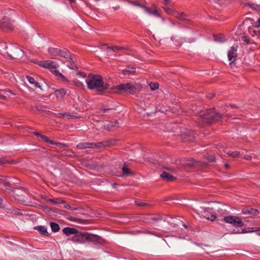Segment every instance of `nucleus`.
<instances>
[{
  "label": "nucleus",
  "instance_id": "nucleus-12",
  "mask_svg": "<svg viewBox=\"0 0 260 260\" xmlns=\"http://www.w3.org/2000/svg\"><path fill=\"white\" fill-rule=\"evenodd\" d=\"M181 138L184 142H192L195 139L194 132L191 130L186 129L181 134Z\"/></svg>",
  "mask_w": 260,
  "mask_h": 260
},
{
  "label": "nucleus",
  "instance_id": "nucleus-43",
  "mask_svg": "<svg viewBox=\"0 0 260 260\" xmlns=\"http://www.w3.org/2000/svg\"><path fill=\"white\" fill-rule=\"evenodd\" d=\"M249 32L252 36H254V35L258 36L260 34V31H256L255 30H250Z\"/></svg>",
  "mask_w": 260,
  "mask_h": 260
},
{
  "label": "nucleus",
  "instance_id": "nucleus-55",
  "mask_svg": "<svg viewBox=\"0 0 260 260\" xmlns=\"http://www.w3.org/2000/svg\"><path fill=\"white\" fill-rule=\"evenodd\" d=\"M111 127L110 126V124H108L107 125H105L104 126L105 129H107V130H110V128Z\"/></svg>",
  "mask_w": 260,
  "mask_h": 260
},
{
  "label": "nucleus",
  "instance_id": "nucleus-21",
  "mask_svg": "<svg viewBox=\"0 0 260 260\" xmlns=\"http://www.w3.org/2000/svg\"><path fill=\"white\" fill-rule=\"evenodd\" d=\"M67 93V90L64 88L56 89L54 94L57 99H62Z\"/></svg>",
  "mask_w": 260,
  "mask_h": 260
},
{
  "label": "nucleus",
  "instance_id": "nucleus-9",
  "mask_svg": "<svg viewBox=\"0 0 260 260\" xmlns=\"http://www.w3.org/2000/svg\"><path fill=\"white\" fill-rule=\"evenodd\" d=\"M241 213L247 215L248 217H253L258 215L259 212L257 209L253 208L250 206H247L242 208Z\"/></svg>",
  "mask_w": 260,
  "mask_h": 260
},
{
  "label": "nucleus",
  "instance_id": "nucleus-46",
  "mask_svg": "<svg viewBox=\"0 0 260 260\" xmlns=\"http://www.w3.org/2000/svg\"><path fill=\"white\" fill-rule=\"evenodd\" d=\"M77 74L78 75L80 76L81 77H82L83 78H85L86 77V74L84 72H80V71H78L77 73Z\"/></svg>",
  "mask_w": 260,
  "mask_h": 260
},
{
  "label": "nucleus",
  "instance_id": "nucleus-11",
  "mask_svg": "<svg viewBox=\"0 0 260 260\" xmlns=\"http://www.w3.org/2000/svg\"><path fill=\"white\" fill-rule=\"evenodd\" d=\"M0 28L4 30H13V26L7 17L4 16L2 20H0Z\"/></svg>",
  "mask_w": 260,
  "mask_h": 260
},
{
  "label": "nucleus",
  "instance_id": "nucleus-44",
  "mask_svg": "<svg viewBox=\"0 0 260 260\" xmlns=\"http://www.w3.org/2000/svg\"><path fill=\"white\" fill-rule=\"evenodd\" d=\"M215 96V93H208L206 95V97L207 99H209L210 100L213 99Z\"/></svg>",
  "mask_w": 260,
  "mask_h": 260
},
{
  "label": "nucleus",
  "instance_id": "nucleus-8",
  "mask_svg": "<svg viewBox=\"0 0 260 260\" xmlns=\"http://www.w3.org/2000/svg\"><path fill=\"white\" fill-rule=\"evenodd\" d=\"M201 216L206 219L210 221H214L216 219L217 215L214 212L212 208H206L201 211Z\"/></svg>",
  "mask_w": 260,
  "mask_h": 260
},
{
  "label": "nucleus",
  "instance_id": "nucleus-7",
  "mask_svg": "<svg viewBox=\"0 0 260 260\" xmlns=\"http://www.w3.org/2000/svg\"><path fill=\"white\" fill-rule=\"evenodd\" d=\"M8 56L12 58L20 59L24 55V51L16 46H12L7 52Z\"/></svg>",
  "mask_w": 260,
  "mask_h": 260
},
{
  "label": "nucleus",
  "instance_id": "nucleus-19",
  "mask_svg": "<svg viewBox=\"0 0 260 260\" xmlns=\"http://www.w3.org/2000/svg\"><path fill=\"white\" fill-rule=\"evenodd\" d=\"M59 56L64 58L67 60L71 59V55L70 52L67 49H60Z\"/></svg>",
  "mask_w": 260,
  "mask_h": 260
},
{
  "label": "nucleus",
  "instance_id": "nucleus-48",
  "mask_svg": "<svg viewBox=\"0 0 260 260\" xmlns=\"http://www.w3.org/2000/svg\"><path fill=\"white\" fill-rule=\"evenodd\" d=\"M247 233H251V231H250V230L247 231L246 229H242L241 230V231L240 232V233H242V234Z\"/></svg>",
  "mask_w": 260,
  "mask_h": 260
},
{
  "label": "nucleus",
  "instance_id": "nucleus-31",
  "mask_svg": "<svg viewBox=\"0 0 260 260\" xmlns=\"http://www.w3.org/2000/svg\"><path fill=\"white\" fill-rule=\"evenodd\" d=\"M67 61H69L70 62V64L68 65L69 67L72 70H77L78 69V66L73 61V58L71 57V59H68Z\"/></svg>",
  "mask_w": 260,
  "mask_h": 260
},
{
  "label": "nucleus",
  "instance_id": "nucleus-52",
  "mask_svg": "<svg viewBox=\"0 0 260 260\" xmlns=\"http://www.w3.org/2000/svg\"><path fill=\"white\" fill-rule=\"evenodd\" d=\"M79 219H78L76 217H71L70 218V220L71 221H78Z\"/></svg>",
  "mask_w": 260,
  "mask_h": 260
},
{
  "label": "nucleus",
  "instance_id": "nucleus-45",
  "mask_svg": "<svg viewBox=\"0 0 260 260\" xmlns=\"http://www.w3.org/2000/svg\"><path fill=\"white\" fill-rule=\"evenodd\" d=\"M253 26L257 27H260V18H258L256 22H254Z\"/></svg>",
  "mask_w": 260,
  "mask_h": 260
},
{
  "label": "nucleus",
  "instance_id": "nucleus-57",
  "mask_svg": "<svg viewBox=\"0 0 260 260\" xmlns=\"http://www.w3.org/2000/svg\"><path fill=\"white\" fill-rule=\"evenodd\" d=\"M195 160L193 159V158H190V163L189 164V165H193L195 163Z\"/></svg>",
  "mask_w": 260,
  "mask_h": 260
},
{
  "label": "nucleus",
  "instance_id": "nucleus-17",
  "mask_svg": "<svg viewBox=\"0 0 260 260\" xmlns=\"http://www.w3.org/2000/svg\"><path fill=\"white\" fill-rule=\"evenodd\" d=\"M160 177L165 180L167 181H173L176 179V177L168 172L164 171L161 174Z\"/></svg>",
  "mask_w": 260,
  "mask_h": 260
},
{
  "label": "nucleus",
  "instance_id": "nucleus-56",
  "mask_svg": "<svg viewBox=\"0 0 260 260\" xmlns=\"http://www.w3.org/2000/svg\"><path fill=\"white\" fill-rule=\"evenodd\" d=\"M111 127L110 126V124H108L107 125H105L104 126L105 129H107V130H110V128Z\"/></svg>",
  "mask_w": 260,
  "mask_h": 260
},
{
  "label": "nucleus",
  "instance_id": "nucleus-64",
  "mask_svg": "<svg viewBox=\"0 0 260 260\" xmlns=\"http://www.w3.org/2000/svg\"><path fill=\"white\" fill-rule=\"evenodd\" d=\"M5 92H9V93H12V90H11L10 89L6 90H5Z\"/></svg>",
  "mask_w": 260,
  "mask_h": 260
},
{
  "label": "nucleus",
  "instance_id": "nucleus-28",
  "mask_svg": "<svg viewBox=\"0 0 260 260\" xmlns=\"http://www.w3.org/2000/svg\"><path fill=\"white\" fill-rule=\"evenodd\" d=\"M177 13L178 14V16H176L177 19L182 21H189V19L187 18V16L185 13L182 12L180 14H179L178 12Z\"/></svg>",
  "mask_w": 260,
  "mask_h": 260
},
{
  "label": "nucleus",
  "instance_id": "nucleus-32",
  "mask_svg": "<svg viewBox=\"0 0 260 260\" xmlns=\"http://www.w3.org/2000/svg\"><path fill=\"white\" fill-rule=\"evenodd\" d=\"M59 115H61L62 117H67L68 119H71L73 117H76V116L73 115V113H71L70 112H65V113H59Z\"/></svg>",
  "mask_w": 260,
  "mask_h": 260
},
{
  "label": "nucleus",
  "instance_id": "nucleus-41",
  "mask_svg": "<svg viewBox=\"0 0 260 260\" xmlns=\"http://www.w3.org/2000/svg\"><path fill=\"white\" fill-rule=\"evenodd\" d=\"M163 8L165 12L167 13L168 14H172L174 12V11L170 8L164 7Z\"/></svg>",
  "mask_w": 260,
  "mask_h": 260
},
{
  "label": "nucleus",
  "instance_id": "nucleus-20",
  "mask_svg": "<svg viewBox=\"0 0 260 260\" xmlns=\"http://www.w3.org/2000/svg\"><path fill=\"white\" fill-rule=\"evenodd\" d=\"M143 219L146 220V222L151 223L153 221L157 222L160 221L162 219V218L160 215L157 217H152L151 215H147L146 217H144Z\"/></svg>",
  "mask_w": 260,
  "mask_h": 260
},
{
  "label": "nucleus",
  "instance_id": "nucleus-38",
  "mask_svg": "<svg viewBox=\"0 0 260 260\" xmlns=\"http://www.w3.org/2000/svg\"><path fill=\"white\" fill-rule=\"evenodd\" d=\"M242 41L245 42L247 44H251L252 42L250 41V39L246 36H243L242 37Z\"/></svg>",
  "mask_w": 260,
  "mask_h": 260
},
{
  "label": "nucleus",
  "instance_id": "nucleus-42",
  "mask_svg": "<svg viewBox=\"0 0 260 260\" xmlns=\"http://www.w3.org/2000/svg\"><path fill=\"white\" fill-rule=\"evenodd\" d=\"M131 3L135 6H139L142 8H144V6H145L143 4L139 3L137 1H132L131 2Z\"/></svg>",
  "mask_w": 260,
  "mask_h": 260
},
{
  "label": "nucleus",
  "instance_id": "nucleus-1",
  "mask_svg": "<svg viewBox=\"0 0 260 260\" xmlns=\"http://www.w3.org/2000/svg\"><path fill=\"white\" fill-rule=\"evenodd\" d=\"M87 87L90 90H95L101 94L106 93L109 89L110 84L103 81L102 76L99 74L89 73L86 79Z\"/></svg>",
  "mask_w": 260,
  "mask_h": 260
},
{
  "label": "nucleus",
  "instance_id": "nucleus-36",
  "mask_svg": "<svg viewBox=\"0 0 260 260\" xmlns=\"http://www.w3.org/2000/svg\"><path fill=\"white\" fill-rule=\"evenodd\" d=\"M41 138V139L45 142L46 143H48L49 144H51V142L52 141V140H50L49 139V138L46 136V135H41V136H40V137Z\"/></svg>",
  "mask_w": 260,
  "mask_h": 260
},
{
  "label": "nucleus",
  "instance_id": "nucleus-51",
  "mask_svg": "<svg viewBox=\"0 0 260 260\" xmlns=\"http://www.w3.org/2000/svg\"><path fill=\"white\" fill-rule=\"evenodd\" d=\"M230 107L232 108H240V107L237 106V105H236L234 104H230Z\"/></svg>",
  "mask_w": 260,
  "mask_h": 260
},
{
  "label": "nucleus",
  "instance_id": "nucleus-33",
  "mask_svg": "<svg viewBox=\"0 0 260 260\" xmlns=\"http://www.w3.org/2000/svg\"><path fill=\"white\" fill-rule=\"evenodd\" d=\"M107 48L109 49H111L113 52H117L118 51L122 50L124 49V47L120 46H107Z\"/></svg>",
  "mask_w": 260,
  "mask_h": 260
},
{
  "label": "nucleus",
  "instance_id": "nucleus-39",
  "mask_svg": "<svg viewBox=\"0 0 260 260\" xmlns=\"http://www.w3.org/2000/svg\"><path fill=\"white\" fill-rule=\"evenodd\" d=\"M240 154L239 151H230L228 152V155L233 157H236L238 156Z\"/></svg>",
  "mask_w": 260,
  "mask_h": 260
},
{
  "label": "nucleus",
  "instance_id": "nucleus-30",
  "mask_svg": "<svg viewBox=\"0 0 260 260\" xmlns=\"http://www.w3.org/2000/svg\"><path fill=\"white\" fill-rule=\"evenodd\" d=\"M49 202L54 204H60L64 203V201L59 198L49 199Z\"/></svg>",
  "mask_w": 260,
  "mask_h": 260
},
{
  "label": "nucleus",
  "instance_id": "nucleus-50",
  "mask_svg": "<svg viewBox=\"0 0 260 260\" xmlns=\"http://www.w3.org/2000/svg\"><path fill=\"white\" fill-rule=\"evenodd\" d=\"M118 124V121L117 120H115L114 122H111L110 124L111 127H114L116 125V124Z\"/></svg>",
  "mask_w": 260,
  "mask_h": 260
},
{
  "label": "nucleus",
  "instance_id": "nucleus-27",
  "mask_svg": "<svg viewBox=\"0 0 260 260\" xmlns=\"http://www.w3.org/2000/svg\"><path fill=\"white\" fill-rule=\"evenodd\" d=\"M50 227L51 228V230L53 232L56 233L59 231L60 226L58 224L55 223L54 222H51L50 223Z\"/></svg>",
  "mask_w": 260,
  "mask_h": 260
},
{
  "label": "nucleus",
  "instance_id": "nucleus-16",
  "mask_svg": "<svg viewBox=\"0 0 260 260\" xmlns=\"http://www.w3.org/2000/svg\"><path fill=\"white\" fill-rule=\"evenodd\" d=\"M34 229L37 230L42 235L47 237H49L50 236V234L47 232V227L45 226L37 225L35 226Z\"/></svg>",
  "mask_w": 260,
  "mask_h": 260
},
{
  "label": "nucleus",
  "instance_id": "nucleus-6",
  "mask_svg": "<svg viewBox=\"0 0 260 260\" xmlns=\"http://www.w3.org/2000/svg\"><path fill=\"white\" fill-rule=\"evenodd\" d=\"M113 140H108L98 143H87L83 142L79 143L76 147L78 149H83L86 148H100L104 147H108L113 145Z\"/></svg>",
  "mask_w": 260,
  "mask_h": 260
},
{
  "label": "nucleus",
  "instance_id": "nucleus-47",
  "mask_svg": "<svg viewBox=\"0 0 260 260\" xmlns=\"http://www.w3.org/2000/svg\"><path fill=\"white\" fill-rule=\"evenodd\" d=\"M112 108H101L100 110L102 111H103V112L104 113H106L109 110H110Z\"/></svg>",
  "mask_w": 260,
  "mask_h": 260
},
{
  "label": "nucleus",
  "instance_id": "nucleus-58",
  "mask_svg": "<svg viewBox=\"0 0 260 260\" xmlns=\"http://www.w3.org/2000/svg\"><path fill=\"white\" fill-rule=\"evenodd\" d=\"M245 159H246V160H250L252 159V157H251L250 155H247V156L245 157Z\"/></svg>",
  "mask_w": 260,
  "mask_h": 260
},
{
  "label": "nucleus",
  "instance_id": "nucleus-40",
  "mask_svg": "<svg viewBox=\"0 0 260 260\" xmlns=\"http://www.w3.org/2000/svg\"><path fill=\"white\" fill-rule=\"evenodd\" d=\"M135 203L137 205L139 206H148L149 204L139 201H136Z\"/></svg>",
  "mask_w": 260,
  "mask_h": 260
},
{
  "label": "nucleus",
  "instance_id": "nucleus-37",
  "mask_svg": "<svg viewBox=\"0 0 260 260\" xmlns=\"http://www.w3.org/2000/svg\"><path fill=\"white\" fill-rule=\"evenodd\" d=\"M51 144H52V145H56L57 146H59V147H68V146L66 144H64V143H60V142H56V141H54L53 140H52V141L51 142Z\"/></svg>",
  "mask_w": 260,
  "mask_h": 260
},
{
  "label": "nucleus",
  "instance_id": "nucleus-24",
  "mask_svg": "<svg viewBox=\"0 0 260 260\" xmlns=\"http://www.w3.org/2000/svg\"><path fill=\"white\" fill-rule=\"evenodd\" d=\"M122 171L123 175L124 176H133L134 174L125 164L122 167Z\"/></svg>",
  "mask_w": 260,
  "mask_h": 260
},
{
  "label": "nucleus",
  "instance_id": "nucleus-34",
  "mask_svg": "<svg viewBox=\"0 0 260 260\" xmlns=\"http://www.w3.org/2000/svg\"><path fill=\"white\" fill-rule=\"evenodd\" d=\"M207 160L209 162H215V157L213 155L209 154V153H207L205 155Z\"/></svg>",
  "mask_w": 260,
  "mask_h": 260
},
{
  "label": "nucleus",
  "instance_id": "nucleus-13",
  "mask_svg": "<svg viewBox=\"0 0 260 260\" xmlns=\"http://www.w3.org/2000/svg\"><path fill=\"white\" fill-rule=\"evenodd\" d=\"M42 67L44 68L48 69L54 74V70H57L56 68L58 65L54 61L50 60H45L43 62Z\"/></svg>",
  "mask_w": 260,
  "mask_h": 260
},
{
  "label": "nucleus",
  "instance_id": "nucleus-59",
  "mask_svg": "<svg viewBox=\"0 0 260 260\" xmlns=\"http://www.w3.org/2000/svg\"><path fill=\"white\" fill-rule=\"evenodd\" d=\"M224 168L226 169V170H228L230 169V166L229 164H225L224 165Z\"/></svg>",
  "mask_w": 260,
  "mask_h": 260
},
{
  "label": "nucleus",
  "instance_id": "nucleus-25",
  "mask_svg": "<svg viewBox=\"0 0 260 260\" xmlns=\"http://www.w3.org/2000/svg\"><path fill=\"white\" fill-rule=\"evenodd\" d=\"M15 163L14 160H8L5 158H0V166H7L8 165L13 164Z\"/></svg>",
  "mask_w": 260,
  "mask_h": 260
},
{
  "label": "nucleus",
  "instance_id": "nucleus-29",
  "mask_svg": "<svg viewBox=\"0 0 260 260\" xmlns=\"http://www.w3.org/2000/svg\"><path fill=\"white\" fill-rule=\"evenodd\" d=\"M213 37L214 40L218 42H223L225 40L224 36L222 34H219L218 35H214Z\"/></svg>",
  "mask_w": 260,
  "mask_h": 260
},
{
  "label": "nucleus",
  "instance_id": "nucleus-35",
  "mask_svg": "<svg viewBox=\"0 0 260 260\" xmlns=\"http://www.w3.org/2000/svg\"><path fill=\"white\" fill-rule=\"evenodd\" d=\"M149 86H150V88H151V90H156L158 88L159 84L157 82H156V83L151 82L149 84Z\"/></svg>",
  "mask_w": 260,
  "mask_h": 260
},
{
  "label": "nucleus",
  "instance_id": "nucleus-2",
  "mask_svg": "<svg viewBox=\"0 0 260 260\" xmlns=\"http://www.w3.org/2000/svg\"><path fill=\"white\" fill-rule=\"evenodd\" d=\"M213 209V211L217 215L218 218H216L217 221L223 220L225 222L233 224L234 226L242 228L244 226V224L242 222L241 219L238 216L233 215L225 216L223 217V219H220L221 217L220 215L223 214L225 210L223 209V205L219 203L215 205L214 207H212Z\"/></svg>",
  "mask_w": 260,
  "mask_h": 260
},
{
  "label": "nucleus",
  "instance_id": "nucleus-54",
  "mask_svg": "<svg viewBox=\"0 0 260 260\" xmlns=\"http://www.w3.org/2000/svg\"><path fill=\"white\" fill-rule=\"evenodd\" d=\"M33 134L34 135H35V136H37V137H40V136H41V134L38 133V132H33Z\"/></svg>",
  "mask_w": 260,
  "mask_h": 260
},
{
  "label": "nucleus",
  "instance_id": "nucleus-3",
  "mask_svg": "<svg viewBox=\"0 0 260 260\" xmlns=\"http://www.w3.org/2000/svg\"><path fill=\"white\" fill-rule=\"evenodd\" d=\"M142 88V86L140 83H125L113 86L110 89L116 93L134 95L139 92Z\"/></svg>",
  "mask_w": 260,
  "mask_h": 260
},
{
  "label": "nucleus",
  "instance_id": "nucleus-63",
  "mask_svg": "<svg viewBox=\"0 0 260 260\" xmlns=\"http://www.w3.org/2000/svg\"><path fill=\"white\" fill-rule=\"evenodd\" d=\"M234 233L239 234L240 233V232L239 231V230L236 231V230H234Z\"/></svg>",
  "mask_w": 260,
  "mask_h": 260
},
{
  "label": "nucleus",
  "instance_id": "nucleus-18",
  "mask_svg": "<svg viewBox=\"0 0 260 260\" xmlns=\"http://www.w3.org/2000/svg\"><path fill=\"white\" fill-rule=\"evenodd\" d=\"M122 73L124 75H132L136 73V68L131 66H127L125 69L122 71Z\"/></svg>",
  "mask_w": 260,
  "mask_h": 260
},
{
  "label": "nucleus",
  "instance_id": "nucleus-22",
  "mask_svg": "<svg viewBox=\"0 0 260 260\" xmlns=\"http://www.w3.org/2000/svg\"><path fill=\"white\" fill-rule=\"evenodd\" d=\"M26 78L27 80L31 84L34 85L36 88H39L41 89V86L38 82H37L34 78L30 76H26Z\"/></svg>",
  "mask_w": 260,
  "mask_h": 260
},
{
  "label": "nucleus",
  "instance_id": "nucleus-10",
  "mask_svg": "<svg viewBox=\"0 0 260 260\" xmlns=\"http://www.w3.org/2000/svg\"><path fill=\"white\" fill-rule=\"evenodd\" d=\"M237 48L238 45L236 44L233 46L231 48V49L228 51V57L229 60L231 61L230 64L231 67H232L233 64H235V61L237 57Z\"/></svg>",
  "mask_w": 260,
  "mask_h": 260
},
{
  "label": "nucleus",
  "instance_id": "nucleus-60",
  "mask_svg": "<svg viewBox=\"0 0 260 260\" xmlns=\"http://www.w3.org/2000/svg\"><path fill=\"white\" fill-rule=\"evenodd\" d=\"M76 84L78 86H83V84L80 82L79 81H77V82H76Z\"/></svg>",
  "mask_w": 260,
  "mask_h": 260
},
{
  "label": "nucleus",
  "instance_id": "nucleus-14",
  "mask_svg": "<svg viewBox=\"0 0 260 260\" xmlns=\"http://www.w3.org/2000/svg\"><path fill=\"white\" fill-rule=\"evenodd\" d=\"M143 9L149 14H152L158 17H160V14L157 11L155 5H153L151 7H147L144 6Z\"/></svg>",
  "mask_w": 260,
  "mask_h": 260
},
{
  "label": "nucleus",
  "instance_id": "nucleus-5",
  "mask_svg": "<svg viewBox=\"0 0 260 260\" xmlns=\"http://www.w3.org/2000/svg\"><path fill=\"white\" fill-rule=\"evenodd\" d=\"M101 237L95 235L89 234L86 232H82L78 231V234L73 236L69 240L75 243H83L86 242H92L94 243H100L99 240L101 239Z\"/></svg>",
  "mask_w": 260,
  "mask_h": 260
},
{
  "label": "nucleus",
  "instance_id": "nucleus-61",
  "mask_svg": "<svg viewBox=\"0 0 260 260\" xmlns=\"http://www.w3.org/2000/svg\"><path fill=\"white\" fill-rule=\"evenodd\" d=\"M0 99L2 100H5L6 96L0 94Z\"/></svg>",
  "mask_w": 260,
  "mask_h": 260
},
{
  "label": "nucleus",
  "instance_id": "nucleus-15",
  "mask_svg": "<svg viewBox=\"0 0 260 260\" xmlns=\"http://www.w3.org/2000/svg\"><path fill=\"white\" fill-rule=\"evenodd\" d=\"M78 231L77 229L67 226L63 229L62 232L67 236H70L72 235H76Z\"/></svg>",
  "mask_w": 260,
  "mask_h": 260
},
{
  "label": "nucleus",
  "instance_id": "nucleus-4",
  "mask_svg": "<svg viewBox=\"0 0 260 260\" xmlns=\"http://www.w3.org/2000/svg\"><path fill=\"white\" fill-rule=\"evenodd\" d=\"M198 116L204 123L207 124H212L222 119V115L216 112L214 108L200 111L198 113Z\"/></svg>",
  "mask_w": 260,
  "mask_h": 260
},
{
  "label": "nucleus",
  "instance_id": "nucleus-49",
  "mask_svg": "<svg viewBox=\"0 0 260 260\" xmlns=\"http://www.w3.org/2000/svg\"><path fill=\"white\" fill-rule=\"evenodd\" d=\"M251 232H257L258 231H260V228H257V227H254V228H251Z\"/></svg>",
  "mask_w": 260,
  "mask_h": 260
},
{
  "label": "nucleus",
  "instance_id": "nucleus-53",
  "mask_svg": "<svg viewBox=\"0 0 260 260\" xmlns=\"http://www.w3.org/2000/svg\"><path fill=\"white\" fill-rule=\"evenodd\" d=\"M171 3V0H164V4L167 5Z\"/></svg>",
  "mask_w": 260,
  "mask_h": 260
},
{
  "label": "nucleus",
  "instance_id": "nucleus-23",
  "mask_svg": "<svg viewBox=\"0 0 260 260\" xmlns=\"http://www.w3.org/2000/svg\"><path fill=\"white\" fill-rule=\"evenodd\" d=\"M60 49L58 48L49 47L48 49V51L49 54L51 56H59Z\"/></svg>",
  "mask_w": 260,
  "mask_h": 260
},
{
  "label": "nucleus",
  "instance_id": "nucleus-26",
  "mask_svg": "<svg viewBox=\"0 0 260 260\" xmlns=\"http://www.w3.org/2000/svg\"><path fill=\"white\" fill-rule=\"evenodd\" d=\"M53 71L54 75L57 77H59L62 81L64 82L68 81L67 78L63 74L60 73L58 70H54Z\"/></svg>",
  "mask_w": 260,
  "mask_h": 260
},
{
  "label": "nucleus",
  "instance_id": "nucleus-62",
  "mask_svg": "<svg viewBox=\"0 0 260 260\" xmlns=\"http://www.w3.org/2000/svg\"><path fill=\"white\" fill-rule=\"evenodd\" d=\"M69 1L71 4H73L76 3V0H69Z\"/></svg>",
  "mask_w": 260,
  "mask_h": 260
}]
</instances>
